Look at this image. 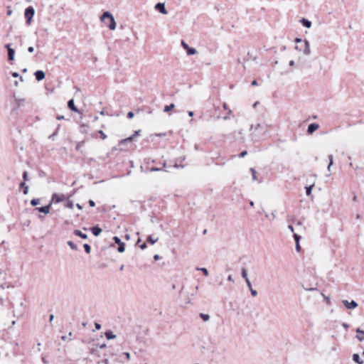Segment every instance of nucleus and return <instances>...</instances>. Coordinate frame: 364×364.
Instances as JSON below:
<instances>
[{
	"mask_svg": "<svg viewBox=\"0 0 364 364\" xmlns=\"http://www.w3.org/2000/svg\"><path fill=\"white\" fill-rule=\"evenodd\" d=\"M107 18H109V22L107 24V27L112 31L115 30L116 27H117L116 21H115L114 18L112 16V14L111 13H109V11L104 12L103 14L100 17L101 21L104 22L105 23H106L105 20Z\"/></svg>",
	"mask_w": 364,
	"mask_h": 364,
	"instance_id": "nucleus-1",
	"label": "nucleus"
},
{
	"mask_svg": "<svg viewBox=\"0 0 364 364\" xmlns=\"http://www.w3.org/2000/svg\"><path fill=\"white\" fill-rule=\"evenodd\" d=\"M34 14L35 10L33 6H30L26 9L24 15L28 24L31 23L32 18L34 16Z\"/></svg>",
	"mask_w": 364,
	"mask_h": 364,
	"instance_id": "nucleus-2",
	"label": "nucleus"
},
{
	"mask_svg": "<svg viewBox=\"0 0 364 364\" xmlns=\"http://www.w3.org/2000/svg\"><path fill=\"white\" fill-rule=\"evenodd\" d=\"M140 132H141L140 129L135 131L134 134L132 135L131 136H129V137H127L126 139H123L120 140L119 141V145H123V144H124L126 143L132 142L134 140V137H136V136L139 135Z\"/></svg>",
	"mask_w": 364,
	"mask_h": 364,
	"instance_id": "nucleus-3",
	"label": "nucleus"
},
{
	"mask_svg": "<svg viewBox=\"0 0 364 364\" xmlns=\"http://www.w3.org/2000/svg\"><path fill=\"white\" fill-rule=\"evenodd\" d=\"M113 240L115 242V243L117 244V245H119L118 248H117V250L119 252H124V250H125V248H124V243L122 242L120 240V238L117 236H114L113 237Z\"/></svg>",
	"mask_w": 364,
	"mask_h": 364,
	"instance_id": "nucleus-4",
	"label": "nucleus"
},
{
	"mask_svg": "<svg viewBox=\"0 0 364 364\" xmlns=\"http://www.w3.org/2000/svg\"><path fill=\"white\" fill-rule=\"evenodd\" d=\"M8 50V58L9 60L12 61L14 60V55H15V50L14 48L11 47V44H6L5 46Z\"/></svg>",
	"mask_w": 364,
	"mask_h": 364,
	"instance_id": "nucleus-5",
	"label": "nucleus"
},
{
	"mask_svg": "<svg viewBox=\"0 0 364 364\" xmlns=\"http://www.w3.org/2000/svg\"><path fill=\"white\" fill-rule=\"evenodd\" d=\"M342 302L344 304V306L348 309H353L358 306V304L354 300H352L350 302L347 300H343Z\"/></svg>",
	"mask_w": 364,
	"mask_h": 364,
	"instance_id": "nucleus-6",
	"label": "nucleus"
},
{
	"mask_svg": "<svg viewBox=\"0 0 364 364\" xmlns=\"http://www.w3.org/2000/svg\"><path fill=\"white\" fill-rule=\"evenodd\" d=\"M155 9L157 10L158 11H159L161 14H166L168 12H167V10L166 9V7H165V4L164 3H157L156 5H155Z\"/></svg>",
	"mask_w": 364,
	"mask_h": 364,
	"instance_id": "nucleus-7",
	"label": "nucleus"
},
{
	"mask_svg": "<svg viewBox=\"0 0 364 364\" xmlns=\"http://www.w3.org/2000/svg\"><path fill=\"white\" fill-rule=\"evenodd\" d=\"M304 48L303 49V53L305 55H309L311 53V48H310V43L307 40H305L304 41Z\"/></svg>",
	"mask_w": 364,
	"mask_h": 364,
	"instance_id": "nucleus-8",
	"label": "nucleus"
},
{
	"mask_svg": "<svg viewBox=\"0 0 364 364\" xmlns=\"http://www.w3.org/2000/svg\"><path fill=\"white\" fill-rule=\"evenodd\" d=\"M65 199V196L63 194H57L54 193L52 197V200H54L55 203H60L63 201Z\"/></svg>",
	"mask_w": 364,
	"mask_h": 364,
	"instance_id": "nucleus-9",
	"label": "nucleus"
},
{
	"mask_svg": "<svg viewBox=\"0 0 364 364\" xmlns=\"http://www.w3.org/2000/svg\"><path fill=\"white\" fill-rule=\"evenodd\" d=\"M50 206H51V203L48 205L38 207V208H36L35 210H38L40 213H43L45 214H48L50 213Z\"/></svg>",
	"mask_w": 364,
	"mask_h": 364,
	"instance_id": "nucleus-10",
	"label": "nucleus"
},
{
	"mask_svg": "<svg viewBox=\"0 0 364 364\" xmlns=\"http://www.w3.org/2000/svg\"><path fill=\"white\" fill-rule=\"evenodd\" d=\"M35 77L38 81H41L45 78L46 74L43 70H37L35 73Z\"/></svg>",
	"mask_w": 364,
	"mask_h": 364,
	"instance_id": "nucleus-11",
	"label": "nucleus"
},
{
	"mask_svg": "<svg viewBox=\"0 0 364 364\" xmlns=\"http://www.w3.org/2000/svg\"><path fill=\"white\" fill-rule=\"evenodd\" d=\"M319 126L318 124L312 123L308 127L307 132L309 134H312L318 129Z\"/></svg>",
	"mask_w": 364,
	"mask_h": 364,
	"instance_id": "nucleus-12",
	"label": "nucleus"
},
{
	"mask_svg": "<svg viewBox=\"0 0 364 364\" xmlns=\"http://www.w3.org/2000/svg\"><path fill=\"white\" fill-rule=\"evenodd\" d=\"M68 107L73 112H79V110L78 109L75 107V103H74V100L73 99L70 100L68 102Z\"/></svg>",
	"mask_w": 364,
	"mask_h": 364,
	"instance_id": "nucleus-13",
	"label": "nucleus"
},
{
	"mask_svg": "<svg viewBox=\"0 0 364 364\" xmlns=\"http://www.w3.org/2000/svg\"><path fill=\"white\" fill-rule=\"evenodd\" d=\"M356 338L358 339L359 341H364V331L361 330L360 328L356 329Z\"/></svg>",
	"mask_w": 364,
	"mask_h": 364,
	"instance_id": "nucleus-14",
	"label": "nucleus"
},
{
	"mask_svg": "<svg viewBox=\"0 0 364 364\" xmlns=\"http://www.w3.org/2000/svg\"><path fill=\"white\" fill-rule=\"evenodd\" d=\"M300 22L303 24V26L306 28H311V22L309 21L308 19H306L305 18H302L300 20Z\"/></svg>",
	"mask_w": 364,
	"mask_h": 364,
	"instance_id": "nucleus-15",
	"label": "nucleus"
},
{
	"mask_svg": "<svg viewBox=\"0 0 364 364\" xmlns=\"http://www.w3.org/2000/svg\"><path fill=\"white\" fill-rule=\"evenodd\" d=\"M105 337L107 338V339H108V340L114 339L117 337V336L115 334H114L113 332L110 330L107 331L105 333Z\"/></svg>",
	"mask_w": 364,
	"mask_h": 364,
	"instance_id": "nucleus-16",
	"label": "nucleus"
},
{
	"mask_svg": "<svg viewBox=\"0 0 364 364\" xmlns=\"http://www.w3.org/2000/svg\"><path fill=\"white\" fill-rule=\"evenodd\" d=\"M102 229L97 226L93 227L92 228V232L95 236H99L102 232Z\"/></svg>",
	"mask_w": 364,
	"mask_h": 364,
	"instance_id": "nucleus-17",
	"label": "nucleus"
},
{
	"mask_svg": "<svg viewBox=\"0 0 364 364\" xmlns=\"http://www.w3.org/2000/svg\"><path fill=\"white\" fill-rule=\"evenodd\" d=\"M74 235H75L76 236H78V237H80L82 239H87V235L85 234V233H82L80 230H75L74 232H73Z\"/></svg>",
	"mask_w": 364,
	"mask_h": 364,
	"instance_id": "nucleus-18",
	"label": "nucleus"
},
{
	"mask_svg": "<svg viewBox=\"0 0 364 364\" xmlns=\"http://www.w3.org/2000/svg\"><path fill=\"white\" fill-rule=\"evenodd\" d=\"M353 360L358 364H363V361L360 360L359 355L357 353L353 354Z\"/></svg>",
	"mask_w": 364,
	"mask_h": 364,
	"instance_id": "nucleus-19",
	"label": "nucleus"
},
{
	"mask_svg": "<svg viewBox=\"0 0 364 364\" xmlns=\"http://www.w3.org/2000/svg\"><path fill=\"white\" fill-rule=\"evenodd\" d=\"M186 52H187V54L188 55H195L198 53L197 50L194 48H191V47H188L187 49H186Z\"/></svg>",
	"mask_w": 364,
	"mask_h": 364,
	"instance_id": "nucleus-20",
	"label": "nucleus"
},
{
	"mask_svg": "<svg viewBox=\"0 0 364 364\" xmlns=\"http://www.w3.org/2000/svg\"><path fill=\"white\" fill-rule=\"evenodd\" d=\"M20 187L23 188V193L27 195L28 193V186L25 183V182H21L20 183Z\"/></svg>",
	"mask_w": 364,
	"mask_h": 364,
	"instance_id": "nucleus-21",
	"label": "nucleus"
},
{
	"mask_svg": "<svg viewBox=\"0 0 364 364\" xmlns=\"http://www.w3.org/2000/svg\"><path fill=\"white\" fill-rule=\"evenodd\" d=\"M146 240L150 242L151 244L154 245V243H156L158 240H159V237H156L154 238L153 236L151 235H149Z\"/></svg>",
	"mask_w": 364,
	"mask_h": 364,
	"instance_id": "nucleus-22",
	"label": "nucleus"
},
{
	"mask_svg": "<svg viewBox=\"0 0 364 364\" xmlns=\"http://www.w3.org/2000/svg\"><path fill=\"white\" fill-rule=\"evenodd\" d=\"M200 317L204 321H208L210 320V316L208 314H205L201 313V314H200Z\"/></svg>",
	"mask_w": 364,
	"mask_h": 364,
	"instance_id": "nucleus-23",
	"label": "nucleus"
},
{
	"mask_svg": "<svg viewBox=\"0 0 364 364\" xmlns=\"http://www.w3.org/2000/svg\"><path fill=\"white\" fill-rule=\"evenodd\" d=\"M68 245L73 250H77V246L74 244L72 241H68L67 242Z\"/></svg>",
	"mask_w": 364,
	"mask_h": 364,
	"instance_id": "nucleus-24",
	"label": "nucleus"
},
{
	"mask_svg": "<svg viewBox=\"0 0 364 364\" xmlns=\"http://www.w3.org/2000/svg\"><path fill=\"white\" fill-rule=\"evenodd\" d=\"M174 107H175V105H174V104H170L169 105H166V106L164 107V111L165 112H169V111H171V109H173Z\"/></svg>",
	"mask_w": 364,
	"mask_h": 364,
	"instance_id": "nucleus-25",
	"label": "nucleus"
},
{
	"mask_svg": "<svg viewBox=\"0 0 364 364\" xmlns=\"http://www.w3.org/2000/svg\"><path fill=\"white\" fill-rule=\"evenodd\" d=\"M40 198H34L31 200V205L33 206H36L40 203Z\"/></svg>",
	"mask_w": 364,
	"mask_h": 364,
	"instance_id": "nucleus-26",
	"label": "nucleus"
},
{
	"mask_svg": "<svg viewBox=\"0 0 364 364\" xmlns=\"http://www.w3.org/2000/svg\"><path fill=\"white\" fill-rule=\"evenodd\" d=\"M313 186H314V185H311L309 186L305 187L306 193L308 196H309L311 194V191H312Z\"/></svg>",
	"mask_w": 364,
	"mask_h": 364,
	"instance_id": "nucleus-27",
	"label": "nucleus"
},
{
	"mask_svg": "<svg viewBox=\"0 0 364 364\" xmlns=\"http://www.w3.org/2000/svg\"><path fill=\"white\" fill-rule=\"evenodd\" d=\"M242 277L247 280L248 278L247 270L245 268H242L241 270Z\"/></svg>",
	"mask_w": 364,
	"mask_h": 364,
	"instance_id": "nucleus-28",
	"label": "nucleus"
},
{
	"mask_svg": "<svg viewBox=\"0 0 364 364\" xmlns=\"http://www.w3.org/2000/svg\"><path fill=\"white\" fill-rule=\"evenodd\" d=\"M198 271H201L205 276L208 275V270L205 267L197 268Z\"/></svg>",
	"mask_w": 364,
	"mask_h": 364,
	"instance_id": "nucleus-29",
	"label": "nucleus"
},
{
	"mask_svg": "<svg viewBox=\"0 0 364 364\" xmlns=\"http://www.w3.org/2000/svg\"><path fill=\"white\" fill-rule=\"evenodd\" d=\"M328 159H329V164L328 166V171H330L331 170V166L333 165V155H329L328 156Z\"/></svg>",
	"mask_w": 364,
	"mask_h": 364,
	"instance_id": "nucleus-30",
	"label": "nucleus"
},
{
	"mask_svg": "<svg viewBox=\"0 0 364 364\" xmlns=\"http://www.w3.org/2000/svg\"><path fill=\"white\" fill-rule=\"evenodd\" d=\"M83 247L87 253L89 254L91 252V247L88 244H84Z\"/></svg>",
	"mask_w": 364,
	"mask_h": 364,
	"instance_id": "nucleus-31",
	"label": "nucleus"
},
{
	"mask_svg": "<svg viewBox=\"0 0 364 364\" xmlns=\"http://www.w3.org/2000/svg\"><path fill=\"white\" fill-rule=\"evenodd\" d=\"M250 172L252 173L253 181H255L257 179L256 171L255 170V168H250Z\"/></svg>",
	"mask_w": 364,
	"mask_h": 364,
	"instance_id": "nucleus-32",
	"label": "nucleus"
},
{
	"mask_svg": "<svg viewBox=\"0 0 364 364\" xmlns=\"http://www.w3.org/2000/svg\"><path fill=\"white\" fill-rule=\"evenodd\" d=\"M73 206H74V204L73 203V201L71 200H68L67 202V204H66V207L70 208V209H73Z\"/></svg>",
	"mask_w": 364,
	"mask_h": 364,
	"instance_id": "nucleus-33",
	"label": "nucleus"
},
{
	"mask_svg": "<svg viewBox=\"0 0 364 364\" xmlns=\"http://www.w3.org/2000/svg\"><path fill=\"white\" fill-rule=\"evenodd\" d=\"M294 240H295L296 243H299V242L300 236L298 234L294 233Z\"/></svg>",
	"mask_w": 364,
	"mask_h": 364,
	"instance_id": "nucleus-34",
	"label": "nucleus"
},
{
	"mask_svg": "<svg viewBox=\"0 0 364 364\" xmlns=\"http://www.w3.org/2000/svg\"><path fill=\"white\" fill-rule=\"evenodd\" d=\"M99 134L101 136V138L104 140L107 138V135L105 134V132L102 130L99 131Z\"/></svg>",
	"mask_w": 364,
	"mask_h": 364,
	"instance_id": "nucleus-35",
	"label": "nucleus"
},
{
	"mask_svg": "<svg viewBox=\"0 0 364 364\" xmlns=\"http://www.w3.org/2000/svg\"><path fill=\"white\" fill-rule=\"evenodd\" d=\"M181 46L186 50L189 47L188 45L184 41H181Z\"/></svg>",
	"mask_w": 364,
	"mask_h": 364,
	"instance_id": "nucleus-36",
	"label": "nucleus"
},
{
	"mask_svg": "<svg viewBox=\"0 0 364 364\" xmlns=\"http://www.w3.org/2000/svg\"><path fill=\"white\" fill-rule=\"evenodd\" d=\"M22 176H23V178L24 181H27L28 180V172L27 171H24L23 173Z\"/></svg>",
	"mask_w": 364,
	"mask_h": 364,
	"instance_id": "nucleus-37",
	"label": "nucleus"
},
{
	"mask_svg": "<svg viewBox=\"0 0 364 364\" xmlns=\"http://www.w3.org/2000/svg\"><path fill=\"white\" fill-rule=\"evenodd\" d=\"M250 290L251 294L253 296H256L257 295V291L256 290L253 289L252 288Z\"/></svg>",
	"mask_w": 364,
	"mask_h": 364,
	"instance_id": "nucleus-38",
	"label": "nucleus"
},
{
	"mask_svg": "<svg viewBox=\"0 0 364 364\" xmlns=\"http://www.w3.org/2000/svg\"><path fill=\"white\" fill-rule=\"evenodd\" d=\"M57 131H55L53 134L49 136V139H52L53 141L55 139V136L57 135Z\"/></svg>",
	"mask_w": 364,
	"mask_h": 364,
	"instance_id": "nucleus-39",
	"label": "nucleus"
},
{
	"mask_svg": "<svg viewBox=\"0 0 364 364\" xmlns=\"http://www.w3.org/2000/svg\"><path fill=\"white\" fill-rule=\"evenodd\" d=\"M232 113L231 109H228V114L223 117L225 120H228L230 119V114Z\"/></svg>",
	"mask_w": 364,
	"mask_h": 364,
	"instance_id": "nucleus-40",
	"label": "nucleus"
},
{
	"mask_svg": "<svg viewBox=\"0 0 364 364\" xmlns=\"http://www.w3.org/2000/svg\"><path fill=\"white\" fill-rule=\"evenodd\" d=\"M245 282H246V284H247L248 288L250 289H252V284H251V282H250V279H247V280H245Z\"/></svg>",
	"mask_w": 364,
	"mask_h": 364,
	"instance_id": "nucleus-41",
	"label": "nucleus"
},
{
	"mask_svg": "<svg viewBox=\"0 0 364 364\" xmlns=\"http://www.w3.org/2000/svg\"><path fill=\"white\" fill-rule=\"evenodd\" d=\"M247 154V151H242V152L240 154L239 156H240V157H244V156H246Z\"/></svg>",
	"mask_w": 364,
	"mask_h": 364,
	"instance_id": "nucleus-42",
	"label": "nucleus"
},
{
	"mask_svg": "<svg viewBox=\"0 0 364 364\" xmlns=\"http://www.w3.org/2000/svg\"><path fill=\"white\" fill-rule=\"evenodd\" d=\"M134 113H133L132 112H128V114H127V117H128L129 119H132V118L134 117Z\"/></svg>",
	"mask_w": 364,
	"mask_h": 364,
	"instance_id": "nucleus-43",
	"label": "nucleus"
},
{
	"mask_svg": "<svg viewBox=\"0 0 364 364\" xmlns=\"http://www.w3.org/2000/svg\"><path fill=\"white\" fill-rule=\"evenodd\" d=\"M88 203L91 207H94L95 205V203L92 200H90Z\"/></svg>",
	"mask_w": 364,
	"mask_h": 364,
	"instance_id": "nucleus-44",
	"label": "nucleus"
},
{
	"mask_svg": "<svg viewBox=\"0 0 364 364\" xmlns=\"http://www.w3.org/2000/svg\"><path fill=\"white\" fill-rule=\"evenodd\" d=\"M95 327L97 330H100L101 328V325L98 323H95Z\"/></svg>",
	"mask_w": 364,
	"mask_h": 364,
	"instance_id": "nucleus-45",
	"label": "nucleus"
},
{
	"mask_svg": "<svg viewBox=\"0 0 364 364\" xmlns=\"http://www.w3.org/2000/svg\"><path fill=\"white\" fill-rule=\"evenodd\" d=\"M124 355L126 356V358H127V360H129V359H130L131 355H130V353H128V352H124Z\"/></svg>",
	"mask_w": 364,
	"mask_h": 364,
	"instance_id": "nucleus-46",
	"label": "nucleus"
},
{
	"mask_svg": "<svg viewBox=\"0 0 364 364\" xmlns=\"http://www.w3.org/2000/svg\"><path fill=\"white\" fill-rule=\"evenodd\" d=\"M296 247V250L297 252H299V251H300V250H301V247H300V245H299V243H296V247Z\"/></svg>",
	"mask_w": 364,
	"mask_h": 364,
	"instance_id": "nucleus-47",
	"label": "nucleus"
},
{
	"mask_svg": "<svg viewBox=\"0 0 364 364\" xmlns=\"http://www.w3.org/2000/svg\"><path fill=\"white\" fill-rule=\"evenodd\" d=\"M11 75L14 77H19V74L17 72H13Z\"/></svg>",
	"mask_w": 364,
	"mask_h": 364,
	"instance_id": "nucleus-48",
	"label": "nucleus"
},
{
	"mask_svg": "<svg viewBox=\"0 0 364 364\" xmlns=\"http://www.w3.org/2000/svg\"><path fill=\"white\" fill-rule=\"evenodd\" d=\"M288 229L291 232H294V228H293L292 225H288Z\"/></svg>",
	"mask_w": 364,
	"mask_h": 364,
	"instance_id": "nucleus-49",
	"label": "nucleus"
},
{
	"mask_svg": "<svg viewBox=\"0 0 364 364\" xmlns=\"http://www.w3.org/2000/svg\"><path fill=\"white\" fill-rule=\"evenodd\" d=\"M56 119H57L58 120H62V119H65V117H64V116H63V115H58V116H57V117H56Z\"/></svg>",
	"mask_w": 364,
	"mask_h": 364,
	"instance_id": "nucleus-50",
	"label": "nucleus"
},
{
	"mask_svg": "<svg viewBox=\"0 0 364 364\" xmlns=\"http://www.w3.org/2000/svg\"><path fill=\"white\" fill-rule=\"evenodd\" d=\"M28 51L29 53H33V52L34 51V48H33V46H30V47H28Z\"/></svg>",
	"mask_w": 364,
	"mask_h": 364,
	"instance_id": "nucleus-51",
	"label": "nucleus"
},
{
	"mask_svg": "<svg viewBox=\"0 0 364 364\" xmlns=\"http://www.w3.org/2000/svg\"><path fill=\"white\" fill-rule=\"evenodd\" d=\"M262 124H257L256 125V127H255V129H256V130H258V129H262Z\"/></svg>",
	"mask_w": 364,
	"mask_h": 364,
	"instance_id": "nucleus-52",
	"label": "nucleus"
},
{
	"mask_svg": "<svg viewBox=\"0 0 364 364\" xmlns=\"http://www.w3.org/2000/svg\"><path fill=\"white\" fill-rule=\"evenodd\" d=\"M81 128H82V129H81L82 132H86V126L85 124H82L81 126Z\"/></svg>",
	"mask_w": 364,
	"mask_h": 364,
	"instance_id": "nucleus-53",
	"label": "nucleus"
},
{
	"mask_svg": "<svg viewBox=\"0 0 364 364\" xmlns=\"http://www.w3.org/2000/svg\"><path fill=\"white\" fill-rule=\"evenodd\" d=\"M228 280L230 281V282H234V279H233L232 275H229L228 277Z\"/></svg>",
	"mask_w": 364,
	"mask_h": 364,
	"instance_id": "nucleus-54",
	"label": "nucleus"
},
{
	"mask_svg": "<svg viewBox=\"0 0 364 364\" xmlns=\"http://www.w3.org/2000/svg\"><path fill=\"white\" fill-rule=\"evenodd\" d=\"M188 114L189 117H193L194 115V112L193 111H188Z\"/></svg>",
	"mask_w": 364,
	"mask_h": 364,
	"instance_id": "nucleus-55",
	"label": "nucleus"
},
{
	"mask_svg": "<svg viewBox=\"0 0 364 364\" xmlns=\"http://www.w3.org/2000/svg\"><path fill=\"white\" fill-rule=\"evenodd\" d=\"M146 247V243H143V244L140 246V248H141V250H144Z\"/></svg>",
	"mask_w": 364,
	"mask_h": 364,
	"instance_id": "nucleus-56",
	"label": "nucleus"
},
{
	"mask_svg": "<svg viewBox=\"0 0 364 364\" xmlns=\"http://www.w3.org/2000/svg\"><path fill=\"white\" fill-rule=\"evenodd\" d=\"M159 258H160V257H159V255H155L154 256V260H156H156H159Z\"/></svg>",
	"mask_w": 364,
	"mask_h": 364,
	"instance_id": "nucleus-57",
	"label": "nucleus"
},
{
	"mask_svg": "<svg viewBox=\"0 0 364 364\" xmlns=\"http://www.w3.org/2000/svg\"><path fill=\"white\" fill-rule=\"evenodd\" d=\"M53 319H54V315L53 314H50V318H49L50 322H51Z\"/></svg>",
	"mask_w": 364,
	"mask_h": 364,
	"instance_id": "nucleus-58",
	"label": "nucleus"
},
{
	"mask_svg": "<svg viewBox=\"0 0 364 364\" xmlns=\"http://www.w3.org/2000/svg\"><path fill=\"white\" fill-rule=\"evenodd\" d=\"M252 86H256V85H257V80H253V81L252 82Z\"/></svg>",
	"mask_w": 364,
	"mask_h": 364,
	"instance_id": "nucleus-59",
	"label": "nucleus"
},
{
	"mask_svg": "<svg viewBox=\"0 0 364 364\" xmlns=\"http://www.w3.org/2000/svg\"><path fill=\"white\" fill-rule=\"evenodd\" d=\"M343 327L345 328L346 329L348 328V325L346 323H343L342 324Z\"/></svg>",
	"mask_w": 364,
	"mask_h": 364,
	"instance_id": "nucleus-60",
	"label": "nucleus"
},
{
	"mask_svg": "<svg viewBox=\"0 0 364 364\" xmlns=\"http://www.w3.org/2000/svg\"><path fill=\"white\" fill-rule=\"evenodd\" d=\"M76 207H77L79 210H82V207L79 203H77V204H76Z\"/></svg>",
	"mask_w": 364,
	"mask_h": 364,
	"instance_id": "nucleus-61",
	"label": "nucleus"
},
{
	"mask_svg": "<svg viewBox=\"0 0 364 364\" xmlns=\"http://www.w3.org/2000/svg\"><path fill=\"white\" fill-rule=\"evenodd\" d=\"M295 41L296 43H301L302 42L301 39H300V38H296Z\"/></svg>",
	"mask_w": 364,
	"mask_h": 364,
	"instance_id": "nucleus-62",
	"label": "nucleus"
},
{
	"mask_svg": "<svg viewBox=\"0 0 364 364\" xmlns=\"http://www.w3.org/2000/svg\"><path fill=\"white\" fill-rule=\"evenodd\" d=\"M294 65V60H291V61L289 62V65H290V66H293Z\"/></svg>",
	"mask_w": 364,
	"mask_h": 364,
	"instance_id": "nucleus-63",
	"label": "nucleus"
},
{
	"mask_svg": "<svg viewBox=\"0 0 364 364\" xmlns=\"http://www.w3.org/2000/svg\"><path fill=\"white\" fill-rule=\"evenodd\" d=\"M11 14H12V11L11 10H9L8 12H7V15L10 16V15H11Z\"/></svg>",
	"mask_w": 364,
	"mask_h": 364,
	"instance_id": "nucleus-64",
	"label": "nucleus"
}]
</instances>
